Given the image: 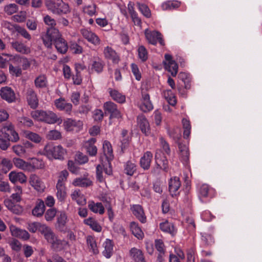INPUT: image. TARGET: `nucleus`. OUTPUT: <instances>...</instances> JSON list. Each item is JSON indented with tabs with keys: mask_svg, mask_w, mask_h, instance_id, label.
<instances>
[{
	"mask_svg": "<svg viewBox=\"0 0 262 262\" xmlns=\"http://www.w3.org/2000/svg\"><path fill=\"white\" fill-rule=\"evenodd\" d=\"M40 232L47 241L51 245V248L55 250L61 249L62 241L58 238L51 227L45 224L40 229Z\"/></svg>",
	"mask_w": 262,
	"mask_h": 262,
	"instance_id": "f257e3e1",
	"label": "nucleus"
},
{
	"mask_svg": "<svg viewBox=\"0 0 262 262\" xmlns=\"http://www.w3.org/2000/svg\"><path fill=\"white\" fill-rule=\"evenodd\" d=\"M45 5L48 10L55 14H67L70 11L69 5L62 0H47Z\"/></svg>",
	"mask_w": 262,
	"mask_h": 262,
	"instance_id": "f03ea898",
	"label": "nucleus"
},
{
	"mask_svg": "<svg viewBox=\"0 0 262 262\" xmlns=\"http://www.w3.org/2000/svg\"><path fill=\"white\" fill-rule=\"evenodd\" d=\"M43 152V155L50 159L62 160L66 153V150L61 145L53 146L48 144L45 146Z\"/></svg>",
	"mask_w": 262,
	"mask_h": 262,
	"instance_id": "7ed1b4c3",
	"label": "nucleus"
},
{
	"mask_svg": "<svg viewBox=\"0 0 262 262\" xmlns=\"http://www.w3.org/2000/svg\"><path fill=\"white\" fill-rule=\"evenodd\" d=\"M10 199H6L4 201L5 206L11 212L16 214H20L23 212V208L19 205L15 204L14 202H19L21 200V195L15 193L12 194Z\"/></svg>",
	"mask_w": 262,
	"mask_h": 262,
	"instance_id": "20e7f679",
	"label": "nucleus"
},
{
	"mask_svg": "<svg viewBox=\"0 0 262 262\" xmlns=\"http://www.w3.org/2000/svg\"><path fill=\"white\" fill-rule=\"evenodd\" d=\"M103 151L107 160L106 167L104 168L105 173L106 175H111L112 174V169L110 161L113 159L114 156L112 145L107 141H105L103 142Z\"/></svg>",
	"mask_w": 262,
	"mask_h": 262,
	"instance_id": "39448f33",
	"label": "nucleus"
},
{
	"mask_svg": "<svg viewBox=\"0 0 262 262\" xmlns=\"http://www.w3.org/2000/svg\"><path fill=\"white\" fill-rule=\"evenodd\" d=\"M60 35L59 30L56 28H48L46 33L42 34L41 39L44 45L50 48L52 47V41Z\"/></svg>",
	"mask_w": 262,
	"mask_h": 262,
	"instance_id": "423d86ee",
	"label": "nucleus"
},
{
	"mask_svg": "<svg viewBox=\"0 0 262 262\" xmlns=\"http://www.w3.org/2000/svg\"><path fill=\"white\" fill-rule=\"evenodd\" d=\"M144 34L146 39L149 43L156 45L159 42L161 46L165 45L162 34L159 32L155 30L151 31L147 29L144 31Z\"/></svg>",
	"mask_w": 262,
	"mask_h": 262,
	"instance_id": "0eeeda50",
	"label": "nucleus"
},
{
	"mask_svg": "<svg viewBox=\"0 0 262 262\" xmlns=\"http://www.w3.org/2000/svg\"><path fill=\"white\" fill-rule=\"evenodd\" d=\"M103 109L105 112L110 114V118H121L122 114L118 110L117 104L112 101H109L103 104Z\"/></svg>",
	"mask_w": 262,
	"mask_h": 262,
	"instance_id": "6e6552de",
	"label": "nucleus"
},
{
	"mask_svg": "<svg viewBox=\"0 0 262 262\" xmlns=\"http://www.w3.org/2000/svg\"><path fill=\"white\" fill-rule=\"evenodd\" d=\"M165 69L170 72L172 76H176L178 73V66L172 60V56L168 54L165 55V60L163 61Z\"/></svg>",
	"mask_w": 262,
	"mask_h": 262,
	"instance_id": "1a4fd4ad",
	"label": "nucleus"
},
{
	"mask_svg": "<svg viewBox=\"0 0 262 262\" xmlns=\"http://www.w3.org/2000/svg\"><path fill=\"white\" fill-rule=\"evenodd\" d=\"M68 222V219L67 214L63 211L60 212L56 217V229L60 232H66L68 230L67 226Z\"/></svg>",
	"mask_w": 262,
	"mask_h": 262,
	"instance_id": "9d476101",
	"label": "nucleus"
},
{
	"mask_svg": "<svg viewBox=\"0 0 262 262\" xmlns=\"http://www.w3.org/2000/svg\"><path fill=\"white\" fill-rule=\"evenodd\" d=\"M54 105L59 111H63L67 114L70 115L72 110V104L68 102L64 98H60L54 101Z\"/></svg>",
	"mask_w": 262,
	"mask_h": 262,
	"instance_id": "9b49d317",
	"label": "nucleus"
},
{
	"mask_svg": "<svg viewBox=\"0 0 262 262\" xmlns=\"http://www.w3.org/2000/svg\"><path fill=\"white\" fill-rule=\"evenodd\" d=\"M48 124L57 123L60 124L62 122L61 117H58L55 113L50 111H44L42 121Z\"/></svg>",
	"mask_w": 262,
	"mask_h": 262,
	"instance_id": "f8f14e48",
	"label": "nucleus"
},
{
	"mask_svg": "<svg viewBox=\"0 0 262 262\" xmlns=\"http://www.w3.org/2000/svg\"><path fill=\"white\" fill-rule=\"evenodd\" d=\"M0 96L8 103L15 101L16 96L14 91L10 87H2L0 90Z\"/></svg>",
	"mask_w": 262,
	"mask_h": 262,
	"instance_id": "ddd939ff",
	"label": "nucleus"
},
{
	"mask_svg": "<svg viewBox=\"0 0 262 262\" xmlns=\"http://www.w3.org/2000/svg\"><path fill=\"white\" fill-rule=\"evenodd\" d=\"M140 110L143 112H148L153 109V105L150 100L149 95L145 92H142L141 103L139 105Z\"/></svg>",
	"mask_w": 262,
	"mask_h": 262,
	"instance_id": "4468645a",
	"label": "nucleus"
},
{
	"mask_svg": "<svg viewBox=\"0 0 262 262\" xmlns=\"http://www.w3.org/2000/svg\"><path fill=\"white\" fill-rule=\"evenodd\" d=\"M82 36L88 41L95 46H98L100 43V39L99 37L94 32L86 29L80 30Z\"/></svg>",
	"mask_w": 262,
	"mask_h": 262,
	"instance_id": "2eb2a0df",
	"label": "nucleus"
},
{
	"mask_svg": "<svg viewBox=\"0 0 262 262\" xmlns=\"http://www.w3.org/2000/svg\"><path fill=\"white\" fill-rule=\"evenodd\" d=\"M181 183L180 179L178 177H174L171 178L168 183V188L170 194L172 196H176L180 193L179 191Z\"/></svg>",
	"mask_w": 262,
	"mask_h": 262,
	"instance_id": "dca6fc26",
	"label": "nucleus"
},
{
	"mask_svg": "<svg viewBox=\"0 0 262 262\" xmlns=\"http://www.w3.org/2000/svg\"><path fill=\"white\" fill-rule=\"evenodd\" d=\"M137 124L143 134L146 136H148L150 134V125L144 115H140L138 116Z\"/></svg>",
	"mask_w": 262,
	"mask_h": 262,
	"instance_id": "f3484780",
	"label": "nucleus"
},
{
	"mask_svg": "<svg viewBox=\"0 0 262 262\" xmlns=\"http://www.w3.org/2000/svg\"><path fill=\"white\" fill-rule=\"evenodd\" d=\"M63 127L67 132H72L76 129H80L83 126V123L80 120H76L71 118H68L63 122Z\"/></svg>",
	"mask_w": 262,
	"mask_h": 262,
	"instance_id": "a211bd4d",
	"label": "nucleus"
},
{
	"mask_svg": "<svg viewBox=\"0 0 262 262\" xmlns=\"http://www.w3.org/2000/svg\"><path fill=\"white\" fill-rule=\"evenodd\" d=\"M103 53L105 58L114 63H118L120 60L118 54L111 47H104Z\"/></svg>",
	"mask_w": 262,
	"mask_h": 262,
	"instance_id": "6ab92c4d",
	"label": "nucleus"
},
{
	"mask_svg": "<svg viewBox=\"0 0 262 262\" xmlns=\"http://www.w3.org/2000/svg\"><path fill=\"white\" fill-rule=\"evenodd\" d=\"M26 98L30 106L35 109L38 105V99L35 91L31 88L27 90Z\"/></svg>",
	"mask_w": 262,
	"mask_h": 262,
	"instance_id": "aec40b11",
	"label": "nucleus"
},
{
	"mask_svg": "<svg viewBox=\"0 0 262 262\" xmlns=\"http://www.w3.org/2000/svg\"><path fill=\"white\" fill-rule=\"evenodd\" d=\"M30 185L37 191L42 192L45 186L40 179L36 174H31L29 178Z\"/></svg>",
	"mask_w": 262,
	"mask_h": 262,
	"instance_id": "412c9836",
	"label": "nucleus"
},
{
	"mask_svg": "<svg viewBox=\"0 0 262 262\" xmlns=\"http://www.w3.org/2000/svg\"><path fill=\"white\" fill-rule=\"evenodd\" d=\"M129 256L134 262H146L142 251L136 248H132L129 252Z\"/></svg>",
	"mask_w": 262,
	"mask_h": 262,
	"instance_id": "4be33fe9",
	"label": "nucleus"
},
{
	"mask_svg": "<svg viewBox=\"0 0 262 262\" xmlns=\"http://www.w3.org/2000/svg\"><path fill=\"white\" fill-rule=\"evenodd\" d=\"M54 45L57 51L61 54H64L68 49V46L66 40L61 37V35L55 39Z\"/></svg>",
	"mask_w": 262,
	"mask_h": 262,
	"instance_id": "5701e85b",
	"label": "nucleus"
},
{
	"mask_svg": "<svg viewBox=\"0 0 262 262\" xmlns=\"http://www.w3.org/2000/svg\"><path fill=\"white\" fill-rule=\"evenodd\" d=\"M9 179L11 182L15 183L17 182L23 184L27 181V177L21 172L12 171L9 174Z\"/></svg>",
	"mask_w": 262,
	"mask_h": 262,
	"instance_id": "b1692460",
	"label": "nucleus"
},
{
	"mask_svg": "<svg viewBox=\"0 0 262 262\" xmlns=\"http://www.w3.org/2000/svg\"><path fill=\"white\" fill-rule=\"evenodd\" d=\"M107 92L111 98L116 102L119 103H124L126 101V97L118 90L112 88H108Z\"/></svg>",
	"mask_w": 262,
	"mask_h": 262,
	"instance_id": "393cba45",
	"label": "nucleus"
},
{
	"mask_svg": "<svg viewBox=\"0 0 262 262\" xmlns=\"http://www.w3.org/2000/svg\"><path fill=\"white\" fill-rule=\"evenodd\" d=\"M152 159V153L148 151L145 152L140 159V166L144 170H148L150 168Z\"/></svg>",
	"mask_w": 262,
	"mask_h": 262,
	"instance_id": "a878e982",
	"label": "nucleus"
},
{
	"mask_svg": "<svg viewBox=\"0 0 262 262\" xmlns=\"http://www.w3.org/2000/svg\"><path fill=\"white\" fill-rule=\"evenodd\" d=\"M96 141V139L92 138L86 141L84 143V147L86 152L91 156H95L97 155V148L95 145Z\"/></svg>",
	"mask_w": 262,
	"mask_h": 262,
	"instance_id": "bb28decb",
	"label": "nucleus"
},
{
	"mask_svg": "<svg viewBox=\"0 0 262 262\" xmlns=\"http://www.w3.org/2000/svg\"><path fill=\"white\" fill-rule=\"evenodd\" d=\"M133 213L142 223L146 221V218L142 207L139 205H134L132 208Z\"/></svg>",
	"mask_w": 262,
	"mask_h": 262,
	"instance_id": "cd10ccee",
	"label": "nucleus"
},
{
	"mask_svg": "<svg viewBox=\"0 0 262 262\" xmlns=\"http://www.w3.org/2000/svg\"><path fill=\"white\" fill-rule=\"evenodd\" d=\"M45 211V206L44 202L41 200H37L35 206L32 211V213L36 217L41 216Z\"/></svg>",
	"mask_w": 262,
	"mask_h": 262,
	"instance_id": "c85d7f7f",
	"label": "nucleus"
},
{
	"mask_svg": "<svg viewBox=\"0 0 262 262\" xmlns=\"http://www.w3.org/2000/svg\"><path fill=\"white\" fill-rule=\"evenodd\" d=\"M72 185L74 186L88 187L93 185V182L87 177H80L74 180Z\"/></svg>",
	"mask_w": 262,
	"mask_h": 262,
	"instance_id": "c756f323",
	"label": "nucleus"
},
{
	"mask_svg": "<svg viewBox=\"0 0 262 262\" xmlns=\"http://www.w3.org/2000/svg\"><path fill=\"white\" fill-rule=\"evenodd\" d=\"M71 197L72 200L76 201L79 205L83 206L86 204L85 197L79 190H75L72 192Z\"/></svg>",
	"mask_w": 262,
	"mask_h": 262,
	"instance_id": "7c9ffc66",
	"label": "nucleus"
},
{
	"mask_svg": "<svg viewBox=\"0 0 262 262\" xmlns=\"http://www.w3.org/2000/svg\"><path fill=\"white\" fill-rule=\"evenodd\" d=\"M180 160L184 163H187L189 160V153L188 147L184 144H179Z\"/></svg>",
	"mask_w": 262,
	"mask_h": 262,
	"instance_id": "2f4dec72",
	"label": "nucleus"
},
{
	"mask_svg": "<svg viewBox=\"0 0 262 262\" xmlns=\"http://www.w3.org/2000/svg\"><path fill=\"white\" fill-rule=\"evenodd\" d=\"M12 47L17 52L27 54L30 52V49L22 42L15 41L11 42Z\"/></svg>",
	"mask_w": 262,
	"mask_h": 262,
	"instance_id": "473e14b6",
	"label": "nucleus"
},
{
	"mask_svg": "<svg viewBox=\"0 0 262 262\" xmlns=\"http://www.w3.org/2000/svg\"><path fill=\"white\" fill-rule=\"evenodd\" d=\"M13 163L16 167L23 170H30L32 168L31 164L29 163L20 158H14Z\"/></svg>",
	"mask_w": 262,
	"mask_h": 262,
	"instance_id": "72a5a7b5",
	"label": "nucleus"
},
{
	"mask_svg": "<svg viewBox=\"0 0 262 262\" xmlns=\"http://www.w3.org/2000/svg\"><path fill=\"white\" fill-rule=\"evenodd\" d=\"M106 167V163L105 164L102 163L96 167V179L100 183H105V176H103V171L105 172L104 168Z\"/></svg>",
	"mask_w": 262,
	"mask_h": 262,
	"instance_id": "f704fd0d",
	"label": "nucleus"
},
{
	"mask_svg": "<svg viewBox=\"0 0 262 262\" xmlns=\"http://www.w3.org/2000/svg\"><path fill=\"white\" fill-rule=\"evenodd\" d=\"M88 207L94 213L102 214L104 212V208L101 203H95L93 201H90L89 202Z\"/></svg>",
	"mask_w": 262,
	"mask_h": 262,
	"instance_id": "c9c22d12",
	"label": "nucleus"
},
{
	"mask_svg": "<svg viewBox=\"0 0 262 262\" xmlns=\"http://www.w3.org/2000/svg\"><path fill=\"white\" fill-rule=\"evenodd\" d=\"M130 229L132 233L139 239H142L144 237V233L139 227L137 223L133 222L130 223Z\"/></svg>",
	"mask_w": 262,
	"mask_h": 262,
	"instance_id": "e433bc0d",
	"label": "nucleus"
},
{
	"mask_svg": "<svg viewBox=\"0 0 262 262\" xmlns=\"http://www.w3.org/2000/svg\"><path fill=\"white\" fill-rule=\"evenodd\" d=\"M23 135L25 138L35 143H39L42 140V138L40 135L31 131H25Z\"/></svg>",
	"mask_w": 262,
	"mask_h": 262,
	"instance_id": "4c0bfd02",
	"label": "nucleus"
},
{
	"mask_svg": "<svg viewBox=\"0 0 262 262\" xmlns=\"http://www.w3.org/2000/svg\"><path fill=\"white\" fill-rule=\"evenodd\" d=\"M86 243L90 250L94 254H97L99 250L97 246L95 237L89 235L86 237Z\"/></svg>",
	"mask_w": 262,
	"mask_h": 262,
	"instance_id": "58836bf2",
	"label": "nucleus"
},
{
	"mask_svg": "<svg viewBox=\"0 0 262 262\" xmlns=\"http://www.w3.org/2000/svg\"><path fill=\"white\" fill-rule=\"evenodd\" d=\"M160 227L164 232H168L172 235H174L176 233V229L173 224L167 221L160 223Z\"/></svg>",
	"mask_w": 262,
	"mask_h": 262,
	"instance_id": "ea45409f",
	"label": "nucleus"
},
{
	"mask_svg": "<svg viewBox=\"0 0 262 262\" xmlns=\"http://www.w3.org/2000/svg\"><path fill=\"white\" fill-rule=\"evenodd\" d=\"M0 166L2 171L7 173L13 167V164L11 160L6 158H0Z\"/></svg>",
	"mask_w": 262,
	"mask_h": 262,
	"instance_id": "a19ab883",
	"label": "nucleus"
},
{
	"mask_svg": "<svg viewBox=\"0 0 262 262\" xmlns=\"http://www.w3.org/2000/svg\"><path fill=\"white\" fill-rule=\"evenodd\" d=\"M104 250L102 252L103 255L107 258L111 257L113 253V245L110 239H106L103 244Z\"/></svg>",
	"mask_w": 262,
	"mask_h": 262,
	"instance_id": "79ce46f5",
	"label": "nucleus"
},
{
	"mask_svg": "<svg viewBox=\"0 0 262 262\" xmlns=\"http://www.w3.org/2000/svg\"><path fill=\"white\" fill-rule=\"evenodd\" d=\"M34 84L37 88H43L47 86L48 80L47 76L44 74L38 76L34 80Z\"/></svg>",
	"mask_w": 262,
	"mask_h": 262,
	"instance_id": "37998d69",
	"label": "nucleus"
},
{
	"mask_svg": "<svg viewBox=\"0 0 262 262\" xmlns=\"http://www.w3.org/2000/svg\"><path fill=\"white\" fill-rule=\"evenodd\" d=\"M56 196L58 200L63 201L67 196L66 187L65 185L56 184Z\"/></svg>",
	"mask_w": 262,
	"mask_h": 262,
	"instance_id": "c03bdc74",
	"label": "nucleus"
},
{
	"mask_svg": "<svg viewBox=\"0 0 262 262\" xmlns=\"http://www.w3.org/2000/svg\"><path fill=\"white\" fill-rule=\"evenodd\" d=\"M84 223L89 226L95 231L99 232L102 230V227L99 224L92 218L90 217L85 219Z\"/></svg>",
	"mask_w": 262,
	"mask_h": 262,
	"instance_id": "a18cd8bd",
	"label": "nucleus"
},
{
	"mask_svg": "<svg viewBox=\"0 0 262 262\" xmlns=\"http://www.w3.org/2000/svg\"><path fill=\"white\" fill-rule=\"evenodd\" d=\"M163 95L170 105L172 106L176 105L177 103L176 98L171 90H167L163 91Z\"/></svg>",
	"mask_w": 262,
	"mask_h": 262,
	"instance_id": "49530a36",
	"label": "nucleus"
},
{
	"mask_svg": "<svg viewBox=\"0 0 262 262\" xmlns=\"http://www.w3.org/2000/svg\"><path fill=\"white\" fill-rule=\"evenodd\" d=\"M181 3L177 1H168L162 5L164 10H172L180 7Z\"/></svg>",
	"mask_w": 262,
	"mask_h": 262,
	"instance_id": "de8ad7c7",
	"label": "nucleus"
},
{
	"mask_svg": "<svg viewBox=\"0 0 262 262\" xmlns=\"http://www.w3.org/2000/svg\"><path fill=\"white\" fill-rule=\"evenodd\" d=\"M137 170L136 164L131 161H127L124 166L125 173L129 176H133Z\"/></svg>",
	"mask_w": 262,
	"mask_h": 262,
	"instance_id": "09e8293b",
	"label": "nucleus"
},
{
	"mask_svg": "<svg viewBox=\"0 0 262 262\" xmlns=\"http://www.w3.org/2000/svg\"><path fill=\"white\" fill-rule=\"evenodd\" d=\"M104 64L103 61L100 58H97L93 61L92 69L97 73H100L103 71Z\"/></svg>",
	"mask_w": 262,
	"mask_h": 262,
	"instance_id": "8fccbe9b",
	"label": "nucleus"
},
{
	"mask_svg": "<svg viewBox=\"0 0 262 262\" xmlns=\"http://www.w3.org/2000/svg\"><path fill=\"white\" fill-rule=\"evenodd\" d=\"M138 55L139 58L143 62L146 61L148 59V51L145 47L142 45L138 47Z\"/></svg>",
	"mask_w": 262,
	"mask_h": 262,
	"instance_id": "3c124183",
	"label": "nucleus"
},
{
	"mask_svg": "<svg viewBox=\"0 0 262 262\" xmlns=\"http://www.w3.org/2000/svg\"><path fill=\"white\" fill-rule=\"evenodd\" d=\"M18 125L20 127H31L33 125L32 120L27 117H20L17 118Z\"/></svg>",
	"mask_w": 262,
	"mask_h": 262,
	"instance_id": "603ef678",
	"label": "nucleus"
},
{
	"mask_svg": "<svg viewBox=\"0 0 262 262\" xmlns=\"http://www.w3.org/2000/svg\"><path fill=\"white\" fill-rule=\"evenodd\" d=\"M200 198H206L209 195V191L211 190L210 187L206 184L201 185L199 187Z\"/></svg>",
	"mask_w": 262,
	"mask_h": 262,
	"instance_id": "864d4df0",
	"label": "nucleus"
},
{
	"mask_svg": "<svg viewBox=\"0 0 262 262\" xmlns=\"http://www.w3.org/2000/svg\"><path fill=\"white\" fill-rule=\"evenodd\" d=\"M45 225V224H42L38 222L28 223L27 228L30 232L35 233L37 230L40 232L41 227Z\"/></svg>",
	"mask_w": 262,
	"mask_h": 262,
	"instance_id": "5fc2aeb1",
	"label": "nucleus"
},
{
	"mask_svg": "<svg viewBox=\"0 0 262 262\" xmlns=\"http://www.w3.org/2000/svg\"><path fill=\"white\" fill-rule=\"evenodd\" d=\"M182 124L184 129V137L188 138L190 134L191 125L189 120L186 119H183Z\"/></svg>",
	"mask_w": 262,
	"mask_h": 262,
	"instance_id": "6e6d98bb",
	"label": "nucleus"
},
{
	"mask_svg": "<svg viewBox=\"0 0 262 262\" xmlns=\"http://www.w3.org/2000/svg\"><path fill=\"white\" fill-rule=\"evenodd\" d=\"M138 7L140 12L146 17L149 18L151 16V12L146 5L137 3Z\"/></svg>",
	"mask_w": 262,
	"mask_h": 262,
	"instance_id": "4d7b16f0",
	"label": "nucleus"
},
{
	"mask_svg": "<svg viewBox=\"0 0 262 262\" xmlns=\"http://www.w3.org/2000/svg\"><path fill=\"white\" fill-rule=\"evenodd\" d=\"M156 162L158 166H159L161 169L166 171L168 168V161L165 157H163L160 159L157 158L156 155Z\"/></svg>",
	"mask_w": 262,
	"mask_h": 262,
	"instance_id": "13d9d810",
	"label": "nucleus"
},
{
	"mask_svg": "<svg viewBox=\"0 0 262 262\" xmlns=\"http://www.w3.org/2000/svg\"><path fill=\"white\" fill-rule=\"evenodd\" d=\"M69 176V172L66 170H63L59 173L58 179L56 184L65 185L67 178Z\"/></svg>",
	"mask_w": 262,
	"mask_h": 262,
	"instance_id": "bf43d9fd",
	"label": "nucleus"
},
{
	"mask_svg": "<svg viewBox=\"0 0 262 262\" xmlns=\"http://www.w3.org/2000/svg\"><path fill=\"white\" fill-rule=\"evenodd\" d=\"M12 151L18 156L24 155L26 151L24 146L20 144L14 145L12 147Z\"/></svg>",
	"mask_w": 262,
	"mask_h": 262,
	"instance_id": "052dcab7",
	"label": "nucleus"
},
{
	"mask_svg": "<svg viewBox=\"0 0 262 262\" xmlns=\"http://www.w3.org/2000/svg\"><path fill=\"white\" fill-rule=\"evenodd\" d=\"M9 70L10 74L16 77L20 76L22 74L21 68L18 66H13L12 64H9Z\"/></svg>",
	"mask_w": 262,
	"mask_h": 262,
	"instance_id": "680f3d73",
	"label": "nucleus"
},
{
	"mask_svg": "<svg viewBox=\"0 0 262 262\" xmlns=\"http://www.w3.org/2000/svg\"><path fill=\"white\" fill-rule=\"evenodd\" d=\"M47 138L49 140H58L61 138V135L60 132L57 130H50L47 135Z\"/></svg>",
	"mask_w": 262,
	"mask_h": 262,
	"instance_id": "e2e57ef3",
	"label": "nucleus"
},
{
	"mask_svg": "<svg viewBox=\"0 0 262 262\" xmlns=\"http://www.w3.org/2000/svg\"><path fill=\"white\" fill-rule=\"evenodd\" d=\"M44 111L35 110L32 111L31 113V117L35 120L38 121H42Z\"/></svg>",
	"mask_w": 262,
	"mask_h": 262,
	"instance_id": "0e129e2a",
	"label": "nucleus"
},
{
	"mask_svg": "<svg viewBox=\"0 0 262 262\" xmlns=\"http://www.w3.org/2000/svg\"><path fill=\"white\" fill-rule=\"evenodd\" d=\"M57 213L55 208H50L48 209L45 214V217L47 221H51L55 217Z\"/></svg>",
	"mask_w": 262,
	"mask_h": 262,
	"instance_id": "69168bd1",
	"label": "nucleus"
},
{
	"mask_svg": "<svg viewBox=\"0 0 262 262\" xmlns=\"http://www.w3.org/2000/svg\"><path fill=\"white\" fill-rule=\"evenodd\" d=\"M18 10L17 6L15 4H10L5 7L4 10L8 15H12L16 12Z\"/></svg>",
	"mask_w": 262,
	"mask_h": 262,
	"instance_id": "338daca9",
	"label": "nucleus"
},
{
	"mask_svg": "<svg viewBox=\"0 0 262 262\" xmlns=\"http://www.w3.org/2000/svg\"><path fill=\"white\" fill-rule=\"evenodd\" d=\"M43 22L46 25L50 26V28H55L56 25V20L49 15H46L43 17Z\"/></svg>",
	"mask_w": 262,
	"mask_h": 262,
	"instance_id": "774afa93",
	"label": "nucleus"
}]
</instances>
